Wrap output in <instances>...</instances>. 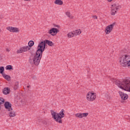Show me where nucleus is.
<instances>
[{
  "label": "nucleus",
  "instance_id": "obj_1",
  "mask_svg": "<svg viewBox=\"0 0 130 130\" xmlns=\"http://www.w3.org/2000/svg\"><path fill=\"white\" fill-rule=\"evenodd\" d=\"M45 42L42 41L39 43L38 46V50L34 55V57H30L29 59V62L30 64H35V66H39L40 63V60H41V58L42 57V54H43V51L45 50Z\"/></svg>",
  "mask_w": 130,
  "mask_h": 130
},
{
  "label": "nucleus",
  "instance_id": "obj_2",
  "mask_svg": "<svg viewBox=\"0 0 130 130\" xmlns=\"http://www.w3.org/2000/svg\"><path fill=\"white\" fill-rule=\"evenodd\" d=\"M115 84L119 88L122 89V90H124V91H126L128 90L129 92H130V78H126L124 79L122 82H120L118 80H116L115 81Z\"/></svg>",
  "mask_w": 130,
  "mask_h": 130
},
{
  "label": "nucleus",
  "instance_id": "obj_3",
  "mask_svg": "<svg viewBox=\"0 0 130 130\" xmlns=\"http://www.w3.org/2000/svg\"><path fill=\"white\" fill-rule=\"evenodd\" d=\"M51 113L52 117L54 118L55 121L59 123H62V120L61 118H63L64 117V110L62 109L59 113L51 110Z\"/></svg>",
  "mask_w": 130,
  "mask_h": 130
},
{
  "label": "nucleus",
  "instance_id": "obj_4",
  "mask_svg": "<svg viewBox=\"0 0 130 130\" xmlns=\"http://www.w3.org/2000/svg\"><path fill=\"white\" fill-rule=\"evenodd\" d=\"M111 15L114 16L117 13V11H119L121 9V6L118 2H115L111 5Z\"/></svg>",
  "mask_w": 130,
  "mask_h": 130
},
{
  "label": "nucleus",
  "instance_id": "obj_5",
  "mask_svg": "<svg viewBox=\"0 0 130 130\" xmlns=\"http://www.w3.org/2000/svg\"><path fill=\"white\" fill-rule=\"evenodd\" d=\"M129 59H130L129 55L125 54L120 57L119 61L121 66L125 68Z\"/></svg>",
  "mask_w": 130,
  "mask_h": 130
},
{
  "label": "nucleus",
  "instance_id": "obj_6",
  "mask_svg": "<svg viewBox=\"0 0 130 130\" xmlns=\"http://www.w3.org/2000/svg\"><path fill=\"white\" fill-rule=\"evenodd\" d=\"M86 99L88 101H94L96 99V94L94 93L89 92L87 94Z\"/></svg>",
  "mask_w": 130,
  "mask_h": 130
},
{
  "label": "nucleus",
  "instance_id": "obj_7",
  "mask_svg": "<svg viewBox=\"0 0 130 130\" xmlns=\"http://www.w3.org/2000/svg\"><path fill=\"white\" fill-rule=\"evenodd\" d=\"M31 49V47L25 46L20 48L19 50H18L16 52L17 53H23V52H25V51H28V50H30Z\"/></svg>",
  "mask_w": 130,
  "mask_h": 130
},
{
  "label": "nucleus",
  "instance_id": "obj_8",
  "mask_svg": "<svg viewBox=\"0 0 130 130\" xmlns=\"http://www.w3.org/2000/svg\"><path fill=\"white\" fill-rule=\"evenodd\" d=\"M114 25H115V22H114L113 24L109 25L107 26L105 30L106 34H109L112 31V29H113V27H114Z\"/></svg>",
  "mask_w": 130,
  "mask_h": 130
},
{
  "label": "nucleus",
  "instance_id": "obj_9",
  "mask_svg": "<svg viewBox=\"0 0 130 130\" xmlns=\"http://www.w3.org/2000/svg\"><path fill=\"white\" fill-rule=\"evenodd\" d=\"M6 29L10 32H12L13 33H17L20 31L19 30V28L17 27H14L13 26H8L6 28Z\"/></svg>",
  "mask_w": 130,
  "mask_h": 130
},
{
  "label": "nucleus",
  "instance_id": "obj_10",
  "mask_svg": "<svg viewBox=\"0 0 130 130\" xmlns=\"http://www.w3.org/2000/svg\"><path fill=\"white\" fill-rule=\"evenodd\" d=\"M119 94L122 99V100H126L128 98V95L127 94L123 92L122 91H119Z\"/></svg>",
  "mask_w": 130,
  "mask_h": 130
},
{
  "label": "nucleus",
  "instance_id": "obj_11",
  "mask_svg": "<svg viewBox=\"0 0 130 130\" xmlns=\"http://www.w3.org/2000/svg\"><path fill=\"white\" fill-rule=\"evenodd\" d=\"M58 32H59V30L55 28H52L49 30L48 33L52 36H54V34H57V33H58ZM52 33H53L54 34H53Z\"/></svg>",
  "mask_w": 130,
  "mask_h": 130
},
{
  "label": "nucleus",
  "instance_id": "obj_12",
  "mask_svg": "<svg viewBox=\"0 0 130 130\" xmlns=\"http://www.w3.org/2000/svg\"><path fill=\"white\" fill-rule=\"evenodd\" d=\"M5 107L7 109V111L9 110H12L13 108H12V104L10 103L9 102H6L5 103Z\"/></svg>",
  "mask_w": 130,
  "mask_h": 130
},
{
  "label": "nucleus",
  "instance_id": "obj_13",
  "mask_svg": "<svg viewBox=\"0 0 130 130\" xmlns=\"http://www.w3.org/2000/svg\"><path fill=\"white\" fill-rule=\"evenodd\" d=\"M7 111L8 112V113L10 117H15L16 116V112L13 109Z\"/></svg>",
  "mask_w": 130,
  "mask_h": 130
},
{
  "label": "nucleus",
  "instance_id": "obj_14",
  "mask_svg": "<svg viewBox=\"0 0 130 130\" xmlns=\"http://www.w3.org/2000/svg\"><path fill=\"white\" fill-rule=\"evenodd\" d=\"M44 42H45V44H48L49 46H53L54 44H53V42L48 40H45L44 41Z\"/></svg>",
  "mask_w": 130,
  "mask_h": 130
},
{
  "label": "nucleus",
  "instance_id": "obj_15",
  "mask_svg": "<svg viewBox=\"0 0 130 130\" xmlns=\"http://www.w3.org/2000/svg\"><path fill=\"white\" fill-rule=\"evenodd\" d=\"M3 94H4L5 95H8V94H10V88L8 87H5L3 89Z\"/></svg>",
  "mask_w": 130,
  "mask_h": 130
},
{
  "label": "nucleus",
  "instance_id": "obj_16",
  "mask_svg": "<svg viewBox=\"0 0 130 130\" xmlns=\"http://www.w3.org/2000/svg\"><path fill=\"white\" fill-rule=\"evenodd\" d=\"M55 5H58L59 6H62L63 4V2L61 0H55L54 2Z\"/></svg>",
  "mask_w": 130,
  "mask_h": 130
},
{
  "label": "nucleus",
  "instance_id": "obj_17",
  "mask_svg": "<svg viewBox=\"0 0 130 130\" xmlns=\"http://www.w3.org/2000/svg\"><path fill=\"white\" fill-rule=\"evenodd\" d=\"M73 32L74 33V35L75 36L80 35V34H81V33H82V31L81 30V29L75 30Z\"/></svg>",
  "mask_w": 130,
  "mask_h": 130
},
{
  "label": "nucleus",
  "instance_id": "obj_18",
  "mask_svg": "<svg viewBox=\"0 0 130 130\" xmlns=\"http://www.w3.org/2000/svg\"><path fill=\"white\" fill-rule=\"evenodd\" d=\"M2 75L4 79H5V80H7V81H10L11 80V77L10 76L5 74Z\"/></svg>",
  "mask_w": 130,
  "mask_h": 130
},
{
  "label": "nucleus",
  "instance_id": "obj_19",
  "mask_svg": "<svg viewBox=\"0 0 130 130\" xmlns=\"http://www.w3.org/2000/svg\"><path fill=\"white\" fill-rule=\"evenodd\" d=\"M66 15L69 18V19H74V16H72L70 12H66Z\"/></svg>",
  "mask_w": 130,
  "mask_h": 130
},
{
  "label": "nucleus",
  "instance_id": "obj_20",
  "mask_svg": "<svg viewBox=\"0 0 130 130\" xmlns=\"http://www.w3.org/2000/svg\"><path fill=\"white\" fill-rule=\"evenodd\" d=\"M5 103V99L3 98H0V109L2 108V104Z\"/></svg>",
  "mask_w": 130,
  "mask_h": 130
},
{
  "label": "nucleus",
  "instance_id": "obj_21",
  "mask_svg": "<svg viewBox=\"0 0 130 130\" xmlns=\"http://www.w3.org/2000/svg\"><path fill=\"white\" fill-rule=\"evenodd\" d=\"M74 36H75V33L74 32H70L68 34V37L69 38H71V37H74Z\"/></svg>",
  "mask_w": 130,
  "mask_h": 130
},
{
  "label": "nucleus",
  "instance_id": "obj_22",
  "mask_svg": "<svg viewBox=\"0 0 130 130\" xmlns=\"http://www.w3.org/2000/svg\"><path fill=\"white\" fill-rule=\"evenodd\" d=\"M75 116L76 117H78L79 118H82L83 115L82 113H79L75 114Z\"/></svg>",
  "mask_w": 130,
  "mask_h": 130
},
{
  "label": "nucleus",
  "instance_id": "obj_23",
  "mask_svg": "<svg viewBox=\"0 0 130 130\" xmlns=\"http://www.w3.org/2000/svg\"><path fill=\"white\" fill-rule=\"evenodd\" d=\"M34 45V41H30L28 42V47H32Z\"/></svg>",
  "mask_w": 130,
  "mask_h": 130
},
{
  "label": "nucleus",
  "instance_id": "obj_24",
  "mask_svg": "<svg viewBox=\"0 0 130 130\" xmlns=\"http://www.w3.org/2000/svg\"><path fill=\"white\" fill-rule=\"evenodd\" d=\"M6 70L11 71V70H13V67L12 65H8L6 67Z\"/></svg>",
  "mask_w": 130,
  "mask_h": 130
},
{
  "label": "nucleus",
  "instance_id": "obj_25",
  "mask_svg": "<svg viewBox=\"0 0 130 130\" xmlns=\"http://www.w3.org/2000/svg\"><path fill=\"white\" fill-rule=\"evenodd\" d=\"M5 71V67H0V74H2V75H4V71Z\"/></svg>",
  "mask_w": 130,
  "mask_h": 130
},
{
  "label": "nucleus",
  "instance_id": "obj_26",
  "mask_svg": "<svg viewBox=\"0 0 130 130\" xmlns=\"http://www.w3.org/2000/svg\"><path fill=\"white\" fill-rule=\"evenodd\" d=\"M19 88V82H16L15 85L14 86V89L17 90Z\"/></svg>",
  "mask_w": 130,
  "mask_h": 130
},
{
  "label": "nucleus",
  "instance_id": "obj_27",
  "mask_svg": "<svg viewBox=\"0 0 130 130\" xmlns=\"http://www.w3.org/2000/svg\"><path fill=\"white\" fill-rule=\"evenodd\" d=\"M89 113H82V117H87L88 116Z\"/></svg>",
  "mask_w": 130,
  "mask_h": 130
},
{
  "label": "nucleus",
  "instance_id": "obj_28",
  "mask_svg": "<svg viewBox=\"0 0 130 130\" xmlns=\"http://www.w3.org/2000/svg\"><path fill=\"white\" fill-rule=\"evenodd\" d=\"M43 124H45V125H47V121L46 120L42 121Z\"/></svg>",
  "mask_w": 130,
  "mask_h": 130
},
{
  "label": "nucleus",
  "instance_id": "obj_29",
  "mask_svg": "<svg viewBox=\"0 0 130 130\" xmlns=\"http://www.w3.org/2000/svg\"><path fill=\"white\" fill-rule=\"evenodd\" d=\"M126 67H130V59H129L128 62H127Z\"/></svg>",
  "mask_w": 130,
  "mask_h": 130
},
{
  "label": "nucleus",
  "instance_id": "obj_30",
  "mask_svg": "<svg viewBox=\"0 0 130 130\" xmlns=\"http://www.w3.org/2000/svg\"><path fill=\"white\" fill-rule=\"evenodd\" d=\"M105 96L107 99H110V96H109V95H108V94H106Z\"/></svg>",
  "mask_w": 130,
  "mask_h": 130
},
{
  "label": "nucleus",
  "instance_id": "obj_31",
  "mask_svg": "<svg viewBox=\"0 0 130 130\" xmlns=\"http://www.w3.org/2000/svg\"><path fill=\"white\" fill-rule=\"evenodd\" d=\"M92 18H93V19H98V17L96 15L93 16Z\"/></svg>",
  "mask_w": 130,
  "mask_h": 130
},
{
  "label": "nucleus",
  "instance_id": "obj_32",
  "mask_svg": "<svg viewBox=\"0 0 130 130\" xmlns=\"http://www.w3.org/2000/svg\"><path fill=\"white\" fill-rule=\"evenodd\" d=\"M33 80H37V77L36 76L32 77Z\"/></svg>",
  "mask_w": 130,
  "mask_h": 130
},
{
  "label": "nucleus",
  "instance_id": "obj_33",
  "mask_svg": "<svg viewBox=\"0 0 130 130\" xmlns=\"http://www.w3.org/2000/svg\"><path fill=\"white\" fill-rule=\"evenodd\" d=\"M6 51H7V52H10V51H11V50L9 49V48H7Z\"/></svg>",
  "mask_w": 130,
  "mask_h": 130
},
{
  "label": "nucleus",
  "instance_id": "obj_34",
  "mask_svg": "<svg viewBox=\"0 0 130 130\" xmlns=\"http://www.w3.org/2000/svg\"><path fill=\"white\" fill-rule=\"evenodd\" d=\"M42 119H39L38 120V122H41V121H42Z\"/></svg>",
  "mask_w": 130,
  "mask_h": 130
},
{
  "label": "nucleus",
  "instance_id": "obj_35",
  "mask_svg": "<svg viewBox=\"0 0 130 130\" xmlns=\"http://www.w3.org/2000/svg\"><path fill=\"white\" fill-rule=\"evenodd\" d=\"M108 1V2H112V1H113V0H107Z\"/></svg>",
  "mask_w": 130,
  "mask_h": 130
},
{
  "label": "nucleus",
  "instance_id": "obj_36",
  "mask_svg": "<svg viewBox=\"0 0 130 130\" xmlns=\"http://www.w3.org/2000/svg\"><path fill=\"white\" fill-rule=\"evenodd\" d=\"M27 88H30V85L27 86Z\"/></svg>",
  "mask_w": 130,
  "mask_h": 130
},
{
  "label": "nucleus",
  "instance_id": "obj_37",
  "mask_svg": "<svg viewBox=\"0 0 130 130\" xmlns=\"http://www.w3.org/2000/svg\"><path fill=\"white\" fill-rule=\"evenodd\" d=\"M121 103H123V101H121Z\"/></svg>",
  "mask_w": 130,
  "mask_h": 130
},
{
  "label": "nucleus",
  "instance_id": "obj_38",
  "mask_svg": "<svg viewBox=\"0 0 130 130\" xmlns=\"http://www.w3.org/2000/svg\"><path fill=\"white\" fill-rule=\"evenodd\" d=\"M56 27H58V25H56Z\"/></svg>",
  "mask_w": 130,
  "mask_h": 130
},
{
  "label": "nucleus",
  "instance_id": "obj_39",
  "mask_svg": "<svg viewBox=\"0 0 130 130\" xmlns=\"http://www.w3.org/2000/svg\"><path fill=\"white\" fill-rule=\"evenodd\" d=\"M0 32H2V29H0Z\"/></svg>",
  "mask_w": 130,
  "mask_h": 130
},
{
  "label": "nucleus",
  "instance_id": "obj_40",
  "mask_svg": "<svg viewBox=\"0 0 130 130\" xmlns=\"http://www.w3.org/2000/svg\"><path fill=\"white\" fill-rule=\"evenodd\" d=\"M24 1H30V0H24Z\"/></svg>",
  "mask_w": 130,
  "mask_h": 130
},
{
  "label": "nucleus",
  "instance_id": "obj_41",
  "mask_svg": "<svg viewBox=\"0 0 130 130\" xmlns=\"http://www.w3.org/2000/svg\"><path fill=\"white\" fill-rule=\"evenodd\" d=\"M0 111H1V109H0Z\"/></svg>",
  "mask_w": 130,
  "mask_h": 130
}]
</instances>
